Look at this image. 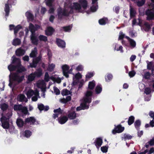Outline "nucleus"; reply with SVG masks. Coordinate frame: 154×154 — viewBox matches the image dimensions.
<instances>
[{
    "instance_id": "obj_48",
    "label": "nucleus",
    "mask_w": 154,
    "mask_h": 154,
    "mask_svg": "<svg viewBox=\"0 0 154 154\" xmlns=\"http://www.w3.org/2000/svg\"><path fill=\"white\" fill-rule=\"evenodd\" d=\"M22 107L20 111L24 114L26 115L28 112L27 107L25 106H23Z\"/></svg>"
},
{
    "instance_id": "obj_20",
    "label": "nucleus",
    "mask_w": 154,
    "mask_h": 154,
    "mask_svg": "<svg viewBox=\"0 0 154 154\" xmlns=\"http://www.w3.org/2000/svg\"><path fill=\"white\" fill-rule=\"evenodd\" d=\"M73 5L72 7L76 10H80L81 9V6L79 3L78 2H73Z\"/></svg>"
},
{
    "instance_id": "obj_59",
    "label": "nucleus",
    "mask_w": 154,
    "mask_h": 154,
    "mask_svg": "<svg viewBox=\"0 0 154 154\" xmlns=\"http://www.w3.org/2000/svg\"><path fill=\"white\" fill-rule=\"evenodd\" d=\"M136 74V72L134 70H132L130 71L128 73L129 76L130 77H134Z\"/></svg>"
},
{
    "instance_id": "obj_47",
    "label": "nucleus",
    "mask_w": 154,
    "mask_h": 154,
    "mask_svg": "<svg viewBox=\"0 0 154 154\" xmlns=\"http://www.w3.org/2000/svg\"><path fill=\"white\" fill-rule=\"evenodd\" d=\"M72 28V27L70 25L62 27L64 31L66 32H69L71 30Z\"/></svg>"
},
{
    "instance_id": "obj_18",
    "label": "nucleus",
    "mask_w": 154,
    "mask_h": 154,
    "mask_svg": "<svg viewBox=\"0 0 154 154\" xmlns=\"http://www.w3.org/2000/svg\"><path fill=\"white\" fill-rule=\"evenodd\" d=\"M79 2L84 9H86L88 5V2L86 0H84L83 1H79Z\"/></svg>"
},
{
    "instance_id": "obj_52",
    "label": "nucleus",
    "mask_w": 154,
    "mask_h": 154,
    "mask_svg": "<svg viewBox=\"0 0 154 154\" xmlns=\"http://www.w3.org/2000/svg\"><path fill=\"white\" fill-rule=\"evenodd\" d=\"M41 57L40 56H38L35 58L33 60V61L34 62L35 64L37 65L38 62L40 61L41 60Z\"/></svg>"
},
{
    "instance_id": "obj_11",
    "label": "nucleus",
    "mask_w": 154,
    "mask_h": 154,
    "mask_svg": "<svg viewBox=\"0 0 154 154\" xmlns=\"http://www.w3.org/2000/svg\"><path fill=\"white\" fill-rule=\"evenodd\" d=\"M103 143V140L101 137L97 138L95 141L94 142V144L97 148H99L101 146Z\"/></svg>"
},
{
    "instance_id": "obj_4",
    "label": "nucleus",
    "mask_w": 154,
    "mask_h": 154,
    "mask_svg": "<svg viewBox=\"0 0 154 154\" xmlns=\"http://www.w3.org/2000/svg\"><path fill=\"white\" fill-rule=\"evenodd\" d=\"M93 92L91 91H87L83 98V101L86 103H90L91 102V97Z\"/></svg>"
},
{
    "instance_id": "obj_33",
    "label": "nucleus",
    "mask_w": 154,
    "mask_h": 154,
    "mask_svg": "<svg viewBox=\"0 0 154 154\" xmlns=\"http://www.w3.org/2000/svg\"><path fill=\"white\" fill-rule=\"evenodd\" d=\"M34 74L35 77H41L42 74V70L40 69H38L37 72H34Z\"/></svg>"
},
{
    "instance_id": "obj_43",
    "label": "nucleus",
    "mask_w": 154,
    "mask_h": 154,
    "mask_svg": "<svg viewBox=\"0 0 154 154\" xmlns=\"http://www.w3.org/2000/svg\"><path fill=\"white\" fill-rule=\"evenodd\" d=\"M22 105L20 104L19 105H15L14 106V109L15 111H20L21 109V108L22 107Z\"/></svg>"
},
{
    "instance_id": "obj_62",
    "label": "nucleus",
    "mask_w": 154,
    "mask_h": 154,
    "mask_svg": "<svg viewBox=\"0 0 154 154\" xmlns=\"http://www.w3.org/2000/svg\"><path fill=\"white\" fill-rule=\"evenodd\" d=\"M54 112L55 113H58V114H61L62 112L60 108H59L57 109H54Z\"/></svg>"
},
{
    "instance_id": "obj_56",
    "label": "nucleus",
    "mask_w": 154,
    "mask_h": 154,
    "mask_svg": "<svg viewBox=\"0 0 154 154\" xmlns=\"http://www.w3.org/2000/svg\"><path fill=\"white\" fill-rule=\"evenodd\" d=\"M54 92L56 95H59L60 94V91L57 88L54 87Z\"/></svg>"
},
{
    "instance_id": "obj_19",
    "label": "nucleus",
    "mask_w": 154,
    "mask_h": 154,
    "mask_svg": "<svg viewBox=\"0 0 154 154\" xmlns=\"http://www.w3.org/2000/svg\"><path fill=\"white\" fill-rule=\"evenodd\" d=\"M15 53L17 56H22L24 54V51L23 49L20 48L16 50Z\"/></svg>"
},
{
    "instance_id": "obj_30",
    "label": "nucleus",
    "mask_w": 154,
    "mask_h": 154,
    "mask_svg": "<svg viewBox=\"0 0 154 154\" xmlns=\"http://www.w3.org/2000/svg\"><path fill=\"white\" fill-rule=\"evenodd\" d=\"M113 78V75L111 74L107 73L105 76V81L109 82L111 81Z\"/></svg>"
},
{
    "instance_id": "obj_42",
    "label": "nucleus",
    "mask_w": 154,
    "mask_h": 154,
    "mask_svg": "<svg viewBox=\"0 0 154 154\" xmlns=\"http://www.w3.org/2000/svg\"><path fill=\"white\" fill-rule=\"evenodd\" d=\"M71 93L70 91L67 89H63L61 92L63 96L70 94Z\"/></svg>"
},
{
    "instance_id": "obj_58",
    "label": "nucleus",
    "mask_w": 154,
    "mask_h": 154,
    "mask_svg": "<svg viewBox=\"0 0 154 154\" xmlns=\"http://www.w3.org/2000/svg\"><path fill=\"white\" fill-rule=\"evenodd\" d=\"M49 76L48 73L47 72H46L45 73V80L46 82H48L49 80Z\"/></svg>"
},
{
    "instance_id": "obj_24",
    "label": "nucleus",
    "mask_w": 154,
    "mask_h": 154,
    "mask_svg": "<svg viewBox=\"0 0 154 154\" xmlns=\"http://www.w3.org/2000/svg\"><path fill=\"white\" fill-rule=\"evenodd\" d=\"M16 123L18 127L21 128L23 126L24 122L22 119L17 118L16 120Z\"/></svg>"
},
{
    "instance_id": "obj_41",
    "label": "nucleus",
    "mask_w": 154,
    "mask_h": 154,
    "mask_svg": "<svg viewBox=\"0 0 154 154\" xmlns=\"http://www.w3.org/2000/svg\"><path fill=\"white\" fill-rule=\"evenodd\" d=\"M35 78V76L34 73H32L28 76V80L29 82H32L34 80Z\"/></svg>"
},
{
    "instance_id": "obj_57",
    "label": "nucleus",
    "mask_w": 154,
    "mask_h": 154,
    "mask_svg": "<svg viewBox=\"0 0 154 154\" xmlns=\"http://www.w3.org/2000/svg\"><path fill=\"white\" fill-rule=\"evenodd\" d=\"M150 76V73L148 72L145 73L144 75V77L146 79H149Z\"/></svg>"
},
{
    "instance_id": "obj_29",
    "label": "nucleus",
    "mask_w": 154,
    "mask_h": 154,
    "mask_svg": "<svg viewBox=\"0 0 154 154\" xmlns=\"http://www.w3.org/2000/svg\"><path fill=\"white\" fill-rule=\"evenodd\" d=\"M30 40L31 41L32 43L33 44L35 45H38V40L37 36L30 37Z\"/></svg>"
},
{
    "instance_id": "obj_35",
    "label": "nucleus",
    "mask_w": 154,
    "mask_h": 154,
    "mask_svg": "<svg viewBox=\"0 0 154 154\" xmlns=\"http://www.w3.org/2000/svg\"><path fill=\"white\" fill-rule=\"evenodd\" d=\"M102 88L101 85H97L96 87L95 90L96 94H99L101 92Z\"/></svg>"
},
{
    "instance_id": "obj_23",
    "label": "nucleus",
    "mask_w": 154,
    "mask_h": 154,
    "mask_svg": "<svg viewBox=\"0 0 154 154\" xmlns=\"http://www.w3.org/2000/svg\"><path fill=\"white\" fill-rule=\"evenodd\" d=\"M130 17L131 18L134 17L135 16L136 11L131 5H130Z\"/></svg>"
},
{
    "instance_id": "obj_55",
    "label": "nucleus",
    "mask_w": 154,
    "mask_h": 154,
    "mask_svg": "<svg viewBox=\"0 0 154 154\" xmlns=\"http://www.w3.org/2000/svg\"><path fill=\"white\" fill-rule=\"evenodd\" d=\"M151 92V90L150 88L149 87H147L145 89L144 92L145 93L147 94H149Z\"/></svg>"
},
{
    "instance_id": "obj_5",
    "label": "nucleus",
    "mask_w": 154,
    "mask_h": 154,
    "mask_svg": "<svg viewBox=\"0 0 154 154\" xmlns=\"http://www.w3.org/2000/svg\"><path fill=\"white\" fill-rule=\"evenodd\" d=\"M145 14L147 16L146 20L149 21L154 20V8L147 10L145 12Z\"/></svg>"
},
{
    "instance_id": "obj_9",
    "label": "nucleus",
    "mask_w": 154,
    "mask_h": 154,
    "mask_svg": "<svg viewBox=\"0 0 154 154\" xmlns=\"http://www.w3.org/2000/svg\"><path fill=\"white\" fill-rule=\"evenodd\" d=\"M56 43L57 45L60 48H64L66 47V44L65 42L60 38H56Z\"/></svg>"
},
{
    "instance_id": "obj_8",
    "label": "nucleus",
    "mask_w": 154,
    "mask_h": 154,
    "mask_svg": "<svg viewBox=\"0 0 154 154\" xmlns=\"http://www.w3.org/2000/svg\"><path fill=\"white\" fill-rule=\"evenodd\" d=\"M41 27V26L37 24H35L34 25L32 23H30L28 28L30 32H36L40 29Z\"/></svg>"
},
{
    "instance_id": "obj_37",
    "label": "nucleus",
    "mask_w": 154,
    "mask_h": 154,
    "mask_svg": "<svg viewBox=\"0 0 154 154\" xmlns=\"http://www.w3.org/2000/svg\"><path fill=\"white\" fill-rule=\"evenodd\" d=\"M25 14L28 19L31 20H33V15L31 13L29 12H27Z\"/></svg>"
},
{
    "instance_id": "obj_39",
    "label": "nucleus",
    "mask_w": 154,
    "mask_h": 154,
    "mask_svg": "<svg viewBox=\"0 0 154 154\" xmlns=\"http://www.w3.org/2000/svg\"><path fill=\"white\" fill-rule=\"evenodd\" d=\"M144 25L145 26V31L146 32H149L151 29L150 25L147 22L144 23Z\"/></svg>"
},
{
    "instance_id": "obj_46",
    "label": "nucleus",
    "mask_w": 154,
    "mask_h": 154,
    "mask_svg": "<svg viewBox=\"0 0 154 154\" xmlns=\"http://www.w3.org/2000/svg\"><path fill=\"white\" fill-rule=\"evenodd\" d=\"M145 2V0H141L140 1L137 2L136 3L137 6L139 7L143 5Z\"/></svg>"
},
{
    "instance_id": "obj_38",
    "label": "nucleus",
    "mask_w": 154,
    "mask_h": 154,
    "mask_svg": "<svg viewBox=\"0 0 154 154\" xmlns=\"http://www.w3.org/2000/svg\"><path fill=\"white\" fill-rule=\"evenodd\" d=\"M22 28V26L20 25H18L14 28V34L16 36L19 30Z\"/></svg>"
},
{
    "instance_id": "obj_64",
    "label": "nucleus",
    "mask_w": 154,
    "mask_h": 154,
    "mask_svg": "<svg viewBox=\"0 0 154 154\" xmlns=\"http://www.w3.org/2000/svg\"><path fill=\"white\" fill-rule=\"evenodd\" d=\"M149 116L152 118L154 119V112L151 111H150L149 113Z\"/></svg>"
},
{
    "instance_id": "obj_36",
    "label": "nucleus",
    "mask_w": 154,
    "mask_h": 154,
    "mask_svg": "<svg viewBox=\"0 0 154 154\" xmlns=\"http://www.w3.org/2000/svg\"><path fill=\"white\" fill-rule=\"evenodd\" d=\"M147 68L149 70H151L152 73L154 72V66H152V63L149 62L147 64Z\"/></svg>"
},
{
    "instance_id": "obj_21",
    "label": "nucleus",
    "mask_w": 154,
    "mask_h": 154,
    "mask_svg": "<svg viewBox=\"0 0 154 154\" xmlns=\"http://www.w3.org/2000/svg\"><path fill=\"white\" fill-rule=\"evenodd\" d=\"M134 127L137 130L140 129V127L141 125V121L139 119L137 120L134 122Z\"/></svg>"
},
{
    "instance_id": "obj_2",
    "label": "nucleus",
    "mask_w": 154,
    "mask_h": 154,
    "mask_svg": "<svg viewBox=\"0 0 154 154\" xmlns=\"http://www.w3.org/2000/svg\"><path fill=\"white\" fill-rule=\"evenodd\" d=\"M12 115L11 112L9 110L6 116H4L2 114V116L0 120L1 122L2 126L4 129H8L10 126L9 119Z\"/></svg>"
},
{
    "instance_id": "obj_25",
    "label": "nucleus",
    "mask_w": 154,
    "mask_h": 154,
    "mask_svg": "<svg viewBox=\"0 0 154 154\" xmlns=\"http://www.w3.org/2000/svg\"><path fill=\"white\" fill-rule=\"evenodd\" d=\"M20 40L17 38L14 39L12 42V45L15 46L20 45Z\"/></svg>"
},
{
    "instance_id": "obj_28",
    "label": "nucleus",
    "mask_w": 154,
    "mask_h": 154,
    "mask_svg": "<svg viewBox=\"0 0 154 154\" xmlns=\"http://www.w3.org/2000/svg\"><path fill=\"white\" fill-rule=\"evenodd\" d=\"M34 91L32 90H29L27 92L26 95L28 98H30L33 95H34Z\"/></svg>"
},
{
    "instance_id": "obj_40",
    "label": "nucleus",
    "mask_w": 154,
    "mask_h": 154,
    "mask_svg": "<svg viewBox=\"0 0 154 154\" xmlns=\"http://www.w3.org/2000/svg\"><path fill=\"white\" fill-rule=\"evenodd\" d=\"M38 38L40 41H43L46 42L48 40L47 37L42 35H39Z\"/></svg>"
},
{
    "instance_id": "obj_22",
    "label": "nucleus",
    "mask_w": 154,
    "mask_h": 154,
    "mask_svg": "<svg viewBox=\"0 0 154 154\" xmlns=\"http://www.w3.org/2000/svg\"><path fill=\"white\" fill-rule=\"evenodd\" d=\"M17 65H13V64L11 63L8 66V69L9 71L11 72L15 71L17 70Z\"/></svg>"
},
{
    "instance_id": "obj_51",
    "label": "nucleus",
    "mask_w": 154,
    "mask_h": 154,
    "mask_svg": "<svg viewBox=\"0 0 154 154\" xmlns=\"http://www.w3.org/2000/svg\"><path fill=\"white\" fill-rule=\"evenodd\" d=\"M81 78V75L79 72H78L73 77V80H74L75 79H76V80H78Z\"/></svg>"
},
{
    "instance_id": "obj_50",
    "label": "nucleus",
    "mask_w": 154,
    "mask_h": 154,
    "mask_svg": "<svg viewBox=\"0 0 154 154\" xmlns=\"http://www.w3.org/2000/svg\"><path fill=\"white\" fill-rule=\"evenodd\" d=\"M129 42L130 46L133 48H134L136 46V42L133 39H131Z\"/></svg>"
},
{
    "instance_id": "obj_17",
    "label": "nucleus",
    "mask_w": 154,
    "mask_h": 154,
    "mask_svg": "<svg viewBox=\"0 0 154 154\" xmlns=\"http://www.w3.org/2000/svg\"><path fill=\"white\" fill-rule=\"evenodd\" d=\"M59 122L61 124L65 123L68 120V118L66 116H63L62 117H59L58 119Z\"/></svg>"
},
{
    "instance_id": "obj_12",
    "label": "nucleus",
    "mask_w": 154,
    "mask_h": 154,
    "mask_svg": "<svg viewBox=\"0 0 154 154\" xmlns=\"http://www.w3.org/2000/svg\"><path fill=\"white\" fill-rule=\"evenodd\" d=\"M11 59H12L11 62V64H14L16 65H20V64H21L20 60L19 58L16 57L15 56H13L11 57Z\"/></svg>"
},
{
    "instance_id": "obj_49",
    "label": "nucleus",
    "mask_w": 154,
    "mask_h": 154,
    "mask_svg": "<svg viewBox=\"0 0 154 154\" xmlns=\"http://www.w3.org/2000/svg\"><path fill=\"white\" fill-rule=\"evenodd\" d=\"M108 146L106 145L104 146H103L101 147V151L104 153H106L107 152Z\"/></svg>"
},
{
    "instance_id": "obj_3",
    "label": "nucleus",
    "mask_w": 154,
    "mask_h": 154,
    "mask_svg": "<svg viewBox=\"0 0 154 154\" xmlns=\"http://www.w3.org/2000/svg\"><path fill=\"white\" fill-rule=\"evenodd\" d=\"M57 15L58 16V18L59 19L61 20L63 16L68 17L69 14L67 12V9L64 8L62 9L61 8H60L58 9L57 10Z\"/></svg>"
},
{
    "instance_id": "obj_1",
    "label": "nucleus",
    "mask_w": 154,
    "mask_h": 154,
    "mask_svg": "<svg viewBox=\"0 0 154 154\" xmlns=\"http://www.w3.org/2000/svg\"><path fill=\"white\" fill-rule=\"evenodd\" d=\"M17 66L16 72L11 73V74L12 80L19 83L23 81L24 76L22 75L20 76L19 75L18 73L25 72L26 71V69L24 66L22 65L21 64L20 65H17Z\"/></svg>"
},
{
    "instance_id": "obj_10",
    "label": "nucleus",
    "mask_w": 154,
    "mask_h": 154,
    "mask_svg": "<svg viewBox=\"0 0 154 154\" xmlns=\"http://www.w3.org/2000/svg\"><path fill=\"white\" fill-rule=\"evenodd\" d=\"M80 106H79L77 107L76 109L77 111H80L81 110H84L85 109H88L89 108V105H87V103H85L83 101V102L81 103Z\"/></svg>"
},
{
    "instance_id": "obj_13",
    "label": "nucleus",
    "mask_w": 154,
    "mask_h": 154,
    "mask_svg": "<svg viewBox=\"0 0 154 154\" xmlns=\"http://www.w3.org/2000/svg\"><path fill=\"white\" fill-rule=\"evenodd\" d=\"M36 121V120L34 117H30L26 119L25 122V123H29L31 125H34Z\"/></svg>"
},
{
    "instance_id": "obj_7",
    "label": "nucleus",
    "mask_w": 154,
    "mask_h": 154,
    "mask_svg": "<svg viewBox=\"0 0 154 154\" xmlns=\"http://www.w3.org/2000/svg\"><path fill=\"white\" fill-rule=\"evenodd\" d=\"M63 75L66 78H68L69 77V73H70V71H69V67L67 65H63L62 66Z\"/></svg>"
},
{
    "instance_id": "obj_27",
    "label": "nucleus",
    "mask_w": 154,
    "mask_h": 154,
    "mask_svg": "<svg viewBox=\"0 0 154 154\" xmlns=\"http://www.w3.org/2000/svg\"><path fill=\"white\" fill-rule=\"evenodd\" d=\"M95 86V82L93 80L89 82L88 89L91 90H93Z\"/></svg>"
},
{
    "instance_id": "obj_14",
    "label": "nucleus",
    "mask_w": 154,
    "mask_h": 154,
    "mask_svg": "<svg viewBox=\"0 0 154 154\" xmlns=\"http://www.w3.org/2000/svg\"><path fill=\"white\" fill-rule=\"evenodd\" d=\"M10 0H8L7 3L5 5L4 11L5 12V16L8 17L9 15L10 11V8L9 5V2Z\"/></svg>"
},
{
    "instance_id": "obj_6",
    "label": "nucleus",
    "mask_w": 154,
    "mask_h": 154,
    "mask_svg": "<svg viewBox=\"0 0 154 154\" xmlns=\"http://www.w3.org/2000/svg\"><path fill=\"white\" fill-rule=\"evenodd\" d=\"M112 131V133L115 134L117 133H119L122 132L125 129V128L122 127L121 124H119L116 126Z\"/></svg>"
},
{
    "instance_id": "obj_26",
    "label": "nucleus",
    "mask_w": 154,
    "mask_h": 154,
    "mask_svg": "<svg viewBox=\"0 0 154 154\" xmlns=\"http://www.w3.org/2000/svg\"><path fill=\"white\" fill-rule=\"evenodd\" d=\"M108 20V19L106 17H103L102 18L100 19L98 22L99 24L100 25H105L107 23V21Z\"/></svg>"
},
{
    "instance_id": "obj_60",
    "label": "nucleus",
    "mask_w": 154,
    "mask_h": 154,
    "mask_svg": "<svg viewBox=\"0 0 154 154\" xmlns=\"http://www.w3.org/2000/svg\"><path fill=\"white\" fill-rule=\"evenodd\" d=\"M53 2V0H47L46 4L47 6L51 7L52 6Z\"/></svg>"
},
{
    "instance_id": "obj_34",
    "label": "nucleus",
    "mask_w": 154,
    "mask_h": 154,
    "mask_svg": "<svg viewBox=\"0 0 154 154\" xmlns=\"http://www.w3.org/2000/svg\"><path fill=\"white\" fill-rule=\"evenodd\" d=\"M1 108V109L3 111H5L7 110L8 107V105L5 103H3L0 104Z\"/></svg>"
},
{
    "instance_id": "obj_53",
    "label": "nucleus",
    "mask_w": 154,
    "mask_h": 154,
    "mask_svg": "<svg viewBox=\"0 0 154 154\" xmlns=\"http://www.w3.org/2000/svg\"><path fill=\"white\" fill-rule=\"evenodd\" d=\"M94 75V73L92 72H88L86 75V79H89L93 77Z\"/></svg>"
},
{
    "instance_id": "obj_63",
    "label": "nucleus",
    "mask_w": 154,
    "mask_h": 154,
    "mask_svg": "<svg viewBox=\"0 0 154 154\" xmlns=\"http://www.w3.org/2000/svg\"><path fill=\"white\" fill-rule=\"evenodd\" d=\"M125 37V35L123 34L122 32H119V39L122 40Z\"/></svg>"
},
{
    "instance_id": "obj_15",
    "label": "nucleus",
    "mask_w": 154,
    "mask_h": 154,
    "mask_svg": "<svg viewBox=\"0 0 154 154\" xmlns=\"http://www.w3.org/2000/svg\"><path fill=\"white\" fill-rule=\"evenodd\" d=\"M54 31V29L52 27L49 26L45 30V34L48 36H51L53 34Z\"/></svg>"
},
{
    "instance_id": "obj_31",
    "label": "nucleus",
    "mask_w": 154,
    "mask_h": 154,
    "mask_svg": "<svg viewBox=\"0 0 154 154\" xmlns=\"http://www.w3.org/2000/svg\"><path fill=\"white\" fill-rule=\"evenodd\" d=\"M37 54V50L36 48L35 47L34 50L32 51L30 54V57H36Z\"/></svg>"
},
{
    "instance_id": "obj_16",
    "label": "nucleus",
    "mask_w": 154,
    "mask_h": 154,
    "mask_svg": "<svg viewBox=\"0 0 154 154\" xmlns=\"http://www.w3.org/2000/svg\"><path fill=\"white\" fill-rule=\"evenodd\" d=\"M68 119L70 120H73L75 119L76 117V113L75 111L69 112L67 115Z\"/></svg>"
},
{
    "instance_id": "obj_61",
    "label": "nucleus",
    "mask_w": 154,
    "mask_h": 154,
    "mask_svg": "<svg viewBox=\"0 0 154 154\" xmlns=\"http://www.w3.org/2000/svg\"><path fill=\"white\" fill-rule=\"evenodd\" d=\"M44 105L42 104H40L38 105V108L40 111H42L44 110Z\"/></svg>"
},
{
    "instance_id": "obj_45",
    "label": "nucleus",
    "mask_w": 154,
    "mask_h": 154,
    "mask_svg": "<svg viewBox=\"0 0 154 154\" xmlns=\"http://www.w3.org/2000/svg\"><path fill=\"white\" fill-rule=\"evenodd\" d=\"M133 137V136L128 134H125L124 135V138L125 140H130Z\"/></svg>"
},
{
    "instance_id": "obj_54",
    "label": "nucleus",
    "mask_w": 154,
    "mask_h": 154,
    "mask_svg": "<svg viewBox=\"0 0 154 154\" xmlns=\"http://www.w3.org/2000/svg\"><path fill=\"white\" fill-rule=\"evenodd\" d=\"M55 67V65L53 63H51L48 66L49 71H52L54 70Z\"/></svg>"
},
{
    "instance_id": "obj_32",
    "label": "nucleus",
    "mask_w": 154,
    "mask_h": 154,
    "mask_svg": "<svg viewBox=\"0 0 154 154\" xmlns=\"http://www.w3.org/2000/svg\"><path fill=\"white\" fill-rule=\"evenodd\" d=\"M135 117L133 116H131L129 117L128 121V124L129 125H131L134 122Z\"/></svg>"
},
{
    "instance_id": "obj_44",
    "label": "nucleus",
    "mask_w": 154,
    "mask_h": 154,
    "mask_svg": "<svg viewBox=\"0 0 154 154\" xmlns=\"http://www.w3.org/2000/svg\"><path fill=\"white\" fill-rule=\"evenodd\" d=\"M24 136L27 138L29 137L32 135L31 132L28 130H26L24 132Z\"/></svg>"
}]
</instances>
